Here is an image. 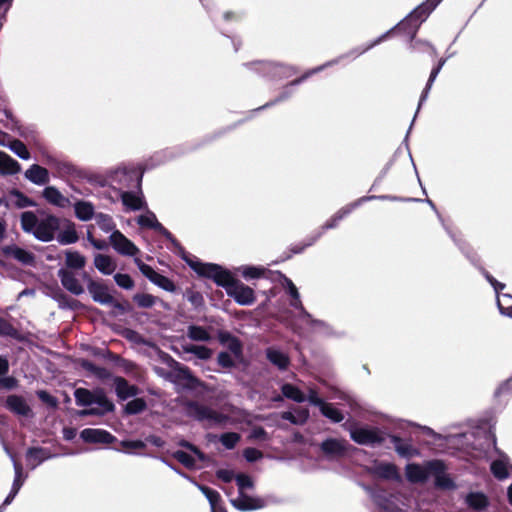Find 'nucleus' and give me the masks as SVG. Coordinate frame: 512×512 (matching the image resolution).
Listing matches in <instances>:
<instances>
[{"label":"nucleus","instance_id":"37","mask_svg":"<svg viewBox=\"0 0 512 512\" xmlns=\"http://www.w3.org/2000/svg\"><path fill=\"white\" fill-rule=\"evenodd\" d=\"M86 264V258L78 251L67 250L65 252V265L69 269H82Z\"/></svg>","mask_w":512,"mask_h":512},{"label":"nucleus","instance_id":"58","mask_svg":"<svg viewBox=\"0 0 512 512\" xmlns=\"http://www.w3.org/2000/svg\"><path fill=\"white\" fill-rule=\"evenodd\" d=\"M173 457L187 468H193L195 466L194 458L182 450L175 451Z\"/></svg>","mask_w":512,"mask_h":512},{"label":"nucleus","instance_id":"44","mask_svg":"<svg viewBox=\"0 0 512 512\" xmlns=\"http://www.w3.org/2000/svg\"><path fill=\"white\" fill-rule=\"evenodd\" d=\"M320 412L333 423H340L344 419L342 412L333 407L330 403L325 402L320 408Z\"/></svg>","mask_w":512,"mask_h":512},{"label":"nucleus","instance_id":"48","mask_svg":"<svg viewBox=\"0 0 512 512\" xmlns=\"http://www.w3.org/2000/svg\"><path fill=\"white\" fill-rule=\"evenodd\" d=\"M322 232H315L314 234L308 236L303 244L294 245L291 248L292 253L299 254L305 250V248L312 246L319 238H321Z\"/></svg>","mask_w":512,"mask_h":512},{"label":"nucleus","instance_id":"31","mask_svg":"<svg viewBox=\"0 0 512 512\" xmlns=\"http://www.w3.org/2000/svg\"><path fill=\"white\" fill-rule=\"evenodd\" d=\"M75 216L83 222L90 221L95 217L94 205L90 201L78 200L74 203Z\"/></svg>","mask_w":512,"mask_h":512},{"label":"nucleus","instance_id":"60","mask_svg":"<svg viewBox=\"0 0 512 512\" xmlns=\"http://www.w3.org/2000/svg\"><path fill=\"white\" fill-rule=\"evenodd\" d=\"M58 241L63 245L73 244L78 241L77 232L74 229H67L59 235Z\"/></svg>","mask_w":512,"mask_h":512},{"label":"nucleus","instance_id":"42","mask_svg":"<svg viewBox=\"0 0 512 512\" xmlns=\"http://www.w3.org/2000/svg\"><path fill=\"white\" fill-rule=\"evenodd\" d=\"M466 503L469 507L481 511L488 505L487 498L482 493H470L466 497Z\"/></svg>","mask_w":512,"mask_h":512},{"label":"nucleus","instance_id":"45","mask_svg":"<svg viewBox=\"0 0 512 512\" xmlns=\"http://www.w3.org/2000/svg\"><path fill=\"white\" fill-rule=\"evenodd\" d=\"M390 34V31H387L386 33L382 34L381 36H379L377 39H375L374 41H372L370 44H368L367 46H365L364 48H355L353 50H351L348 54H346V56H354V57H357L363 53H365L366 51L370 50L371 48L375 47L376 45L380 44L381 42H383ZM343 57H345V55L343 56H340L339 58H336L335 60H338L340 61V59H342ZM339 62H337L336 64H338Z\"/></svg>","mask_w":512,"mask_h":512},{"label":"nucleus","instance_id":"51","mask_svg":"<svg viewBox=\"0 0 512 512\" xmlns=\"http://www.w3.org/2000/svg\"><path fill=\"white\" fill-rule=\"evenodd\" d=\"M240 269L242 276L247 280L260 278L265 272L264 268L256 266H243Z\"/></svg>","mask_w":512,"mask_h":512},{"label":"nucleus","instance_id":"64","mask_svg":"<svg viewBox=\"0 0 512 512\" xmlns=\"http://www.w3.org/2000/svg\"><path fill=\"white\" fill-rule=\"evenodd\" d=\"M511 393H512V376L499 385V387L495 391V396L501 397L502 395H510Z\"/></svg>","mask_w":512,"mask_h":512},{"label":"nucleus","instance_id":"25","mask_svg":"<svg viewBox=\"0 0 512 512\" xmlns=\"http://www.w3.org/2000/svg\"><path fill=\"white\" fill-rule=\"evenodd\" d=\"M5 451L6 453L9 455V457L12 459L13 461V467H14V471H15V478H14V481H13V484H12V488H11V491L10 493L7 495V497L5 498L4 502H3V506H7L9 504H11V502L14 500L15 496L18 494L23 482L21 480V476H22V465L20 463H18L13 455L10 453L9 449L7 447H5Z\"/></svg>","mask_w":512,"mask_h":512},{"label":"nucleus","instance_id":"23","mask_svg":"<svg viewBox=\"0 0 512 512\" xmlns=\"http://www.w3.org/2000/svg\"><path fill=\"white\" fill-rule=\"evenodd\" d=\"M24 177L31 183L38 186L46 185L50 181L49 171L38 164H32L25 171Z\"/></svg>","mask_w":512,"mask_h":512},{"label":"nucleus","instance_id":"28","mask_svg":"<svg viewBox=\"0 0 512 512\" xmlns=\"http://www.w3.org/2000/svg\"><path fill=\"white\" fill-rule=\"evenodd\" d=\"M42 195L47 202L54 206L66 208L70 205V200L54 186H47L43 190Z\"/></svg>","mask_w":512,"mask_h":512},{"label":"nucleus","instance_id":"38","mask_svg":"<svg viewBox=\"0 0 512 512\" xmlns=\"http://www.w3.org/2000/svg\"><path fill=\"white\" fill-rule=\"evenodd\" d=\"M94 219L99 229L104 233L112 234L113 231H118L116 229V223L111 215L99 212L95 215Z\"/></svg>","mask_w":512,"mask_h":512},{"label":"nucleus","instance_id":"3","mask_svg":"<svg viewBox=\"0 0 512 512\" xmlns=\"http://www.w3.org/2000/svg\"><path fill=\"white\" fill-rule=\"evenodd\" d=\"M441 1L442 0H427L426 2H423L398 25L390 29V33L398 28L409 36V41L412 43L421 23L425 21L428 15L439 5Z\"/></svg>","mask_w":512,"mask_h":512},{"label":"nucleus","instance_id":"32","mask_svg":"<svg viewBox=\"0 0 512 512\" xmlns=\"http://www.w3.org/2000/svg\"><path fill=\"white\" fill-rule=\"evenodd\" d=\"M115 392L121 400H126L130 397L136 396L138 388L130 385L123 377H116L114 379Z\"/></svg>","mask_w":512,"mask_h":512},{"label":"nucleus","instance_id":"36","mask_svg":"<svg viewBox=\"0 0 512 512\" xmlns=\"http://www.w3.org/2000/svg\"><path fill=\"white\" fill-rule=\"evenodd\" d=\"M198 488L207 498L212 512H225L221 506V496L218 491L204 485H198Z\"/></svg>","mask_w":512,"mask_h":512},{"label":"nucleus","instance_id":"49","mask_svg":"<svg viewBox=\"0 0 512 512\" xmlns=\"http://www.w3.org/2000/svg\"><path fill=\"white\" fill-rule=\"evenodd\" d=\"M240 435L236 432H227L220 436V442L226 449H233L240 441Z\"/></svg>","mask_w":512,"mask_h":512},{"label":"nucleus","instance_id":"18","mask_svg":"<svg viewBox=\"0 0 512 512\" xmlns=\"http://www.w3.org/2000/svg\"><path fill=\"white\" fill-rule=\"evenodd\" d=\"M81 439L86 443H105L110 444L116 440V437L113 436L106 430L103 429H95V428H86L80 432Z\"/></svg>","mask_w":512,"mask_h":512},{"label":"nucleus","instance_id":"63","mask_svg":"<svg viewBox=\"0 0 512 512\" xmlns=\"http://www.w3.org/2000/svg\"><path fill=\"white\" fill-rule=\"evenodd\" d=\"M152 283L158 285L166 291H174L175 289L173 282L161 274H158Z\"/></svg>","mask_w":512,"mask_h":512},{"label":"nucleus","instance_id":"27","mask_svg":"<svg viewBox=\"0 0 512 512\" xmlns=\"http://www.w3.org/2000/svg\"><path fill=\"white\" fill-rule=\"evenodd\" d=\"M390 441L394 446L395 451L404 458H412L419 455V451L408 441L401 439L398 436L391 435Z\"/></svg>","mask_w":512,"mask_h":512},{"label":"nucleus","instance_id":"54","mask_svg":"<svg viewBox=\"0 0 512 512\" xmlns=\"http://www.w3.org/2000/svg\"><path fill=\"white\" fill-rule=\"evenodd\" d=\"M441 71L440 67H435L432 69L431 73H430V76H429V79L427 81V84H426V87L424 88L421 96H420V100H419V107H421V105L423 104V102L427 99L428 97V94H429V91L435 81V79L437 78L439 72Z\"/></svg>","mask_w":512,"mask_h":512},{"label":"nucleus","instance_id":"47","mask_svg":"<svg viewBox=\"0 0 512 512\" xmlns=\"http://www.w3.org/2000/svg\"><path fill=\"white\" fill-rule=\"evenodd\" d=\"M497 306L502 315L512 317V296L501 294L497 297Z\"/></svg>","mask_w":512,"mask_h":512},{"label":"nucleus","instance_id":"22","mask_svg":"<svg viewBox=\"0 0 512 512\" xmlns=\"http://www.w3.org/2000/svg\"><path fill=\"white\" fill-rule=\"evenodd\" d=\"M5 256L11 257L23 265L32 266L35 263V256L33 253L20 248L16 245H8L2 248Z\"/></svg>","mask_w":512,"mask_h":512},{"label":"nucleus","instance_id":"16","mask_svg":"<svg viewBox=\"0 0 512 512\" xmlns=\"http://www.w3.org/2000/svg\"><path fill=\"white\" fill-rule=\"evenodd\" d=\"M137 224L141 227L154 229L173 244H177L173 235L157 220L156 215L152 211H147L145 214L140 215L137 218Z\"/></svg>","mask_w":512,"mask_h":512},{"label":"nucleus","instance_id":"19","mask_svg":"<svg viewBox=\"0 0 512 512\" xmlns=\"http://www.w3.org/2000/svg\"><path fill=\"white\" fill-rule=\"evenodd\" d=\"M291 307L299 311V319L309 324L312 328L327 330L328 324L322 320L314 319L312 315L304 308L300 295L297 298H292L290 301Z\"/></svg>","mask_w":512,"mask_h":512},{"label":"nucleus","instance_id":"62","mask_svg":"<svg viewBox=\"0 0 512 512\" xmlns=\"http://www.w3.org/2000/svg\"><path fill=\"white\" fill-rule=\"evenodd\" d=\"M11 194L17 198L16 206L18 208H26V207L34 206V202L31 199H29L27 196H25L23 193H21L20 191L13 190L11 192Z\"/></svg>","mask_w":512,"mask_h":512},{"label":"nucleus","instance_id":"43","mask_svg":"<svg viewBox=\"0 0 512 512\" xmlns=\"http://www.w3.org/2000/svg\"><path fill=\"white\" fill-rule=\"evenodd\" d=\"M281 418L289 421L292 424L302 425L308 420L309 412L306 409H301L297 412V415H295L290 411H286L281 414Z\"/></svg>","mask_w":512,"mask_h":512},{"label":"nucleus","instance_id":"9","mask_svg":"<svg viewBox=\"0 0 512 512\" xmlns=\"http://www.w3.org/2000/svg\"><path fill=\"white\" fill-rule=\"evenodd\" d=\"M371 497L373 502L383 512H404L396 495L389 494L384 490H373L371 492Z\"/></svg>","mask_w":512,"mask_h":512},{"label":"nucleus","instance_id":"29","mask_svg":"<svg viewBox=\"0 0 512 512\" xmlns=\"http://www.w3.org/2000/svg\"><path fill=\"white\" fill-rule=\"evenodd\" d=\"M232 505L241 511L257 510L264 507L263 500L240 494L237 499L231 500Z\"/></svg>","mask_w":512,"mask_h":512},{"label":"nucleus","instance_id":"12","mask_svg":"<svg viewBox=\"0 0 512 512\" xmlns=\"http://www.w3.org/2000/svg\"><path fill=\"white\" fill-rule=\"evenodd\" d=\"M109 243L112 248L124 256H135L139 253L137 246L130 241L120 230L113 231L109 236Z\"/></svg>","mask_w":512,"mask_h":512},{"label":"nucleus","instance_id":"7","mask_svg":"<svg viewBox=\"0 0 512 512\" xmlns=\"http://www.w3.org/2000/svg\"><path fill=\"white\" fill-rule=\"evenodd\" d=\"M251 66L264 76H270L272 78L290 77L297 73L296 68L292 66L273 62H255L252 63Z\"/></svg>","mask_w":512,"mask_h":512},{"label":"nucleus","instance_id":"34","mask_svg":"<svg viewBox=\"0 0 512 512\" xmlns=\"http://www.w3.org/2000/svg\"><path fill=\"white\" fill-rule=\"evenodd\" d=\"M94 266L104 275H111L116 270L115 261L105 254H96L94 256Z\"/></svg>","mask_w":512,"mask_h":512},{"label":"nucleus","instance_id":"4","mask_svg":"<svg viewBox=\"0 0 512 512\" xmlns=\"http://www.w3.org/2000/svg\"><path fill=\"white\" fill-rule=\"evenodd\" d=\"M185 414L208 428L224 426L229 420L227 415L195 401L186 404Z\"/></svg>","mask_w":512,"mask_h":512},{"label":"nucleus","instance_id":"50","mask_svg":"<svg viewBox=\"0 0 512 512\" xmlns=\"http://www.w3.org/2000/svg\"><path fill=\"white\" fill-rule=\"evenodd\" d=\"M146 408V403L141 398L129 401L125 406V412L130 415L138 414Z\"/></svg>","mask_w":512,"mask_h":512},{"label":"nucleus","instance_id":"53","mask_svg":"<svg viewBox=\"0 0 512 512\" xmlns=\"http://www.w3.org/2000/svg\"><path fill=\"white\" fill-rule=\"evenodd\" d=\"M441 71L440 67H435L432 69L431 73H430V76H429V79L427 81V84H426V87L424 88L421 96H420V100H419V107H421V105L423 104V102L427 99L428 97V94H429V91L435 81V79L437 78L439 72Z\"/></svg>","mask_w":512,"mask_h":512},{"label":"nucleus","instance_id":"8","mask_svg":"<svg viewBox=\"0 0 512 512\" xmlns=\"http://www.w3.org/2000/svg\"><path fill=\"white\" fill-rule=\"evenodd\" d=\"M338 62V60H331V61H328L326 62L325 64L323 65H320L316 68H313L311 70H309L308 72H306L303 76L293 80L292 82H290L286 87L285 89L283 90V92L279 95V97H277L275 99V101L273 102H270V103H267L265 104L264 106L262 107H259L258 110H261V109H264L266 107H269L271 105H273L274 103H277V102H280V101H284L286 100L287 98H289L293 92H294V87L296 85H299L300 83H302L304 80H306L308 77H310L311 75L315 74V73H318V72H321L322 70H324L325 68L327 67H330L332 65H335L336 63Z\"/></svg>","mask_w":512,"mask_h":512},{"label":"nucleus","instance_id":"1","mask_svg":"<svg viewBox=\"0 0 512 512\" xmlns=\"http://www.w3.org/2000/svg\"><path fill=\"white\" fill-rule=\"evenodd\" d=\"M186 262L199 276L212 279L218 286L223 287L227 295L233 298L237 304L249 306L255 302L254 290L241 281L234 279L230 272L222 266L204 263L197 259H186Z\"/></svg>","mask_w":512,"mask_h":512},{"label":"nucleus","instance_id":"52","mask_svg":"<svg viewBox=\"0 0 512 512\" xmlns=\"http://www.w3.org/2000/svg\"><path fill=\"white\" fill-rule=\"evenodd\" d=\"M441 71L440 67H435L432 69L431 73H430V76H429V79L427 81V84H426V87L424 88L421 96H420V100H419V107H421V105L423 104V102L427 99L428 97V94H429V91L435 81V79L437 78L439 72Z\"/></svg>","mask_w":512,"mask_h":512},{"label":"nucleus","instance_id":"55","mask_svg":"<svg viewBox=\"0 0 512 512\" xmlns=\"http://www.w3.org/2000/svg\"><path fill=\"white\" fill-rule=\"evenodd\" d=\"M133 299L142 308H150L156 302V297L151 294H136Z\"/></svg>","mask_w":512,"mask_h":512},{"label":"nucleus","instance_id":"30","mask_svg":"<svg viewBox=\"0 0 512 512\" xmlns=\"http://www.w3.org/2000/svg\"><path fill=\"white\" fill-rule=\"evenodd\" d=\"M267 359L279 370H286L290 365L289 356L281 350L269 347L265 351Z\"/></svg>","mask_w":512,"mask_h":512},{"label":"nucleus","instance_id":"57","mask_svg":"<svg viewBox=\"0 0 512 512\" xmlns=\"http://www.w3.org/2000/svg\"><path fill=\"white\" fill-rule=\"evenodd\" d=\"M134 261L135 264L138 266L139 270L141 271V273L145 277H147L151 282H153L159 273L156 272L151 266L145 264L138 258H135Z\"/></svg>","mask_w":512,"mask_h":512},{"label":"nucleus","instance_id":"2","mask_svg":"<svg viewBox=\"0 0 512 512\" xmlns=\"http://www.w3.org/2000/svg\"><path fill=\"white\" fill-rule=\"evenodd\" d=\"M74 397L78 406L89 407L79 412L80 416H103L115 409V405L108 399L103 389L90 391L77 388Z\"/></svg>","mask_w":512,"mask_h":512},{"label":"nucleus","instance_id":"26","mask_svg":"<svg viewBox=\"0 0 512 512\" xmlns=\"http://www.w3.org/2000/svg\"><path fill=\"white\" fill-rule=\"evenodd\" d=\"M372 473L382 479L386 480H400V475L398 473L397 467L392 463L387 462H377L372 467Z\"/></svg>","mask_w":512,"mask_h":512},{"label":"nucleus","instance_id":"61","mask_svg":"<svg viewBox=\"0 0 512 512\" xmlns=\"http://www.w3.org/2000/svg\"><path fill=\"white\" fill-rule=\"evenodd\" d=\"M37 397L46 405L51 408H56L58 406V400L56 397L52 396L46 390H38L36 392Z\"/></svg>","mask_w":512,"mask_h":512},{"label":"nucleus","instance_id":"6","mask_svg":"<svg viewBox=\"0 0 512 512\" xmlns=\"http://www.w3.org/2000/svg\"><path fill=\"white\" fill-rule=\"evenodd\" d=\"M348 431L351 439L359 445L375 446L384 442L383 434L377 429L350 427Z\"/></svg>","mask_w":512,"mask_h":512},{"label":"nucleus","instance_id":"33","mask_svg":"<svg viewBox=\"0 0 512 512\" xmlns=\"http://www.w3.org/2000/svg\"><path fill=\"white\" fill-rule=\"evenodd\" d=\"M21 170V166L14 158L7 153L0 151V174L14 175Z\"/></svg>","mask_w":512,"mask_h":512},{"label":"nucleus","instance_id":"5","mask_svg":"<svg viewBox=\"0 0 512 512\" xmlns=\"http://www.w3.org/2000/svg\"><path fill=\"white\" fill-rule=\"evenodd\" d=\"M111 182L119 186V190L136 188L140 190L142 173L136 169L118 168L110 175Z\"/></svg>","mask_w":512,"mask_h":512},{"label":"nucleus","instance_id":"46","mask_svg":"<svg viewBox=\"0 0 512 512\" xmlns=\"http://www.w3.org/2000/svg\"><path fill=\"white\" fill-rule=\"evenodd\" d=\"M7 147L20 159L29 160L31 157L26 145L18 139H13Z\"/></svg>","mask_w":512,"mask_h":512},{"label":"nucleus","instance_id":"39","mask_svg":"<svg viewBox=\"0 0 512 512\" xmlns=\"http://www.w3.org/2000/svg\"><path fill=\"white\" fill-rule=\"evenodd\" d=\"M187 337L192 341L208 342L211 340V335L202 326L189 325L187 327Z\"/></svg>","mask_w":512,"mask_h":512},{"label":"nucleus","instance_id":"35","mask_svg":"<svg viewBox=\"0 0 512 512\" xmlns=\"http://www.w3.org/2000/svg\"><path fill=\"white\" fill-rule=\"evenodd\" d=\"M508 467L509 458L508 456L501 454L500 457L491 463V472L498 480H504L508 478Z\"/></svg>","mask_w":512,"mask_h":512},{"label":"nucleus","instance_id":"17","mask_svg":"<svg viewBox=\"0 0 512 512\" xmlns=\"http://www.w3.org/2000/svg\"><path fill=\"white\" fill-rule=\"evenodd\" d=\"M62 286L74 295H81L84 293V287L77 279L75 273L67 268H60L57 272Z\"/></svg>","mask_w":512,"mask_h":512},{"label":"nucleus","instance_id":"15","mask_svg":"<svg viewBox=\"0 0 512 512\" xmlns=\"http://www.w3.org/2000/svg\"><path fill=\"white\" fill-rule=\"evenodd\" d=\"M58 218L52 215L38 222L33 235L40 241L49 242L54 237V232L58 228Z\"/></svg>","mask_w":512,"mask_h":512},{"label":"nucleus","instance_id":"10","mask_svg":"<svg viewBox=\"0 0 512 512\" xmlns=\"http://www.w3.org/2000/svg\"><path fill=\"white\" fill-rule=\"evenodd\" d=\"M432 470L431 477L434 478V485L441 490H452L456 488L454 481L446 473V466L441 460H433L429 465Z\"/></svg>","mask_w":512,"mask_h":512},{"label":"nucleus","instance_id":"13","mask_svg":"<svg viewBox=\"0 0 512 512\" xmlns=\"http://www.w3.org/2000/svg\"><path fill=\"white\" fill-rule=\"evenodd\" d=\"M350 445L345 439L327 438L320 444V450L328 459H337L346 455Z\"/></svg>","mask_w":512,"mask_h":512},{"label":"nucleus","instance_id":"14","mask_svg":"<svg viewBox=\"0 0 512 512\" xmlns=\"http://www.w3.org/2000/svg\"><path fill=\"white\" fill-rule=\"evenodd\" d=\"M433 460L426 461L423 464L409 463L405 467L406 478L411 483H424L432 475L430 464Z\"/></svg>","mask_w":512,"mask_h":512},{"label":"nucleus","instance_id":"21","mask_svg":"<svg viewBox=\"0 0 512 512\" xmlns=\"http://www.w3.org/2000/svg\"><path fill=\"white\" fill-rule=\"evenodd\" d=\"M120 198L126 210L138 211L146 207L141 189L137 190V193L133 191H121Z\"/></svg>","mask_w":512,"mask_h":512},{"label":"nucleus","instance_id":"56","mask_svg":"<svg viewBox=\"0 0 512 512\" xmlns=\"http://www.w3.org/2000/svg\"><path fill=\"white\" fill-rule=\"evenodd\" d=\"M371 198L372 197H361L359 199H357L355 202L353 203H350L344 207H342L341 209H339L337 211L338 214H340L342 217H346L348 216L354 209H356L358 206H360L361 204L367 202V201H371Z\"/></svg>","mask_w":512,"mask_h":512},{"label":"nucleus","instance_id":"40","mask_svg":"<svg viewBox=\"0 0 512 512\" xmlns=\"http://www.w3.org/2000/svg\"><path fill=\"white\" fill-rule=\"evenodd\" d=\"M281 392L284 397L291 399L297 403H302L306 401V397L300 391V389L290 383L283 384L281 386Z\"/></svg>","mask_w":512,"mask_h":512},{"label":"nucleus","instance_id":"20","mask_svg":"<svg viewBox=\"0 0 512 512\" xmlns=\"http://www.w3.org/2000/svg\"><path fill=\"white\" fill-rule=\"evenodd\" d=\"M6 408L18 416L31 417L33 415L32 409L26 400L19 395H9L6 398Z\"/></svg>","mask_w":512,"mask_h":512},{"label":"nucleus","instance_id":"59","mask_svg":"<svg viewBox=\"0 0 512 512\" xmlns=\"http://www.w3.org/2000/svg\"><path fill=\"white\" fill-rule=\"evenodd\" d=\"M116 284L126 290H130L134 287V282L128 274L117 273L114 275Z\"/></svg>","mask_w":512,"mask_h":512},{"label":"nucleus","instance_id":"24","mask_svg":"<svg viewBox=\"0 0 512 512\" xmlns=\"http://www.w3.org/2000/svg\"><path fill=\"white\" fill-rule=\"evenodd\" d=\"M56 455L43 447H30L26 452V460L31 469H35L45 460L52 459Z\"/></svg>","mask_w":512,"mask_h":512},{"label":"nucleus","instance_id":"41","mask_svg":"<svg viewBox=\"0 0 512 512\" xmlns=\"http://www.w3.org/2000/svg\"><path fill=\"white\" fill-rule=\"evenodd\" d=\"M21 228L27 232L32 233L34 232L39 220L34 212L32 211H25L21 214Z\"/></svg>","mask_w":512,"mask_h":512},{"label":"nucleus","instance_id":"11","mask_svg":"<svg viewBox=\"0 0 512 512\" xmlns=\"http://www.w3.org/2000/svg\"><path fill=\"white\" fill-rule=\"evenodd\" d=\"M92 299L102 305L113 304L117 309H122V305L114 303L113 296L109 293L108 287L102 281L89 280V287L87 288Z\"/></svg>","mask_w":512,"mask_h":512}]
</instances>
